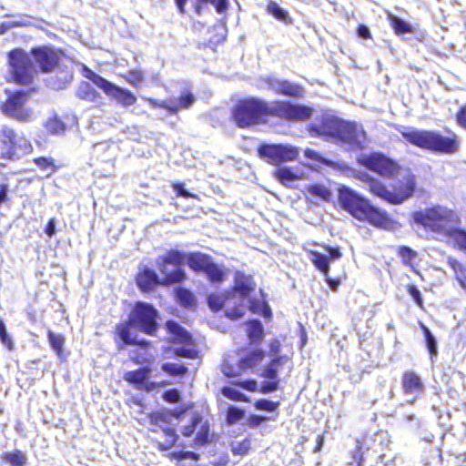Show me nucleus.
Returning <instances> with one entry per match:
<instances>
[{"label": "nucleus", "mask_w": 466, "mask_h": 466, "mask_svg": "<svg viewBox=\"0 0 466 466\" xmlns=\"http://www.w3.org/2000/svg\"><path fill=\"white\" fill-rule=\"evenodd\" d=\"M221 393L224 397L234 400V401H242V402H249L250 398L235 389L234 387L225 386L221 389Z\"/></svg>", "instance_id": "obj_49"}, {"label": "nucleus", "mask_w": 466, "mask_h": 466, "mask_svg": "<svg viewBox=\"0 0 466 466\" xmlns=\"http://www.w3.org/2000/svg\"><path fill=\"white\" fill-rule=\"evenodd\" d=\"M201 422V417L199 416H195L192 420H191V423L187 425V426H184L182 431H181V433L183 436L185 437H190L196 431V428L198 427V425Z\"/></svg>", "instance_id": "obj_61"}, {"label": "nucleus", "mask_w": 466, "mask_h": 466, "mask_svg": "<svg viewBox=\"0 0 466 466\" xmlns=\"http://www.w3.org/2000/svg\"><path fill=\"white\" fill-rule=\"evenodd\" d=\"M258 152L261 158L275 166L295 160L299 156L298 148L287 144H262Z\"/></svg>", "instance_id": "obj_12"}, {"label": "nucleus", "mask_w": 466, "mask_h": 466, "mask_svg": "<svg viewBox=\"0 0 466 466\" xmlns=\"http://www.w3.org/2000/svg\"><path fill=\"white\" fill-rule=\"evenodd\" d=\"M308 191L310 195L324 201H329L332 197L331 191L321 184H313L309 186Z\"/></svg>", "instance_id": "obj_50"}, {"label": "nucleus", "mask_w": 466, "mask_h": 466, "mask_svg": "<svg viewBox=\"0 0 466 466\" xmlns=\"http://www.w3.org/2000/svg\"><path fill=\"white\" fill-rule=\"evenodd\" d=\"M389 19L390 22V25L392 26L394 32L397 35H403L413 32L412 25L410 23L403 20L402 18L393 15H390Z\"/></svg>", "instance_id": "obj_43"}, {"label": "nucleus", "mask_w": 466, "mask_h": 466, "mask_svg": "<svg viewBox=\"0 0 466 466\" xmlns=\"http://www.w3.org/2000/svg\"><path fill=\"white\" fill-rule=\"evenodd\" d=\"M339 203L342 209L358 220L368 221L370 225L390 228L392 219L389 214L370 203V201L360 195L349 187L341 186L338 190Z\"/></svg>", "instance_id": "obj_3"}, {"label": "nucleus", "mask_w": 466, "mask_h": 466, "mask_svg": "<svg viewBox=\"0 0 466 466\" xmlns=\"http://www.w3.org/2000/svg\"><path fill=\"white\" fill-rule=\"evenodd\" d=\"M265 357L262 349H253L245 356L241 357L235 364L229 360H224L221 371L226 377L234 378L242 375L247 370L257 366Z\"/></svg>", "instance_id": "obj_13"}, {"label": "nucleus", "mask_w": 466, "mask_h": 466, "mask_svg": "<svg viewBox=\"0 0 466 466\" xmlns=\"http://www.w3.org/2000/svg\"><path fill=\"white\" fill-rule=\"evenodd\" d=\"M211 284L219 285L227 279V270L223 265L215 263L212 259L204 273Z\"/></svg>", "instance_id": "obj_28"}, {"label": "nucleus", "mask_w": 466, "mask_h": 466, "mask_svg": "<svg viewBox=\"0 0 466 466\" xmlns=\"http://www.w3.org/2000/svg\"><path fill=\"white\" fill-rule=\"evenodd\" d=\"M175 296L178 303L186 308L193 307L196 304L194 294L187 289H177L175 290Z\"/></svg>", "instance_id": "obj_44"}, {"label": "nucleus", "mask_w": 466, "mask_h": 466, "mask_svg": "<svg viewBox=\"0 0 466 466\" xmlns=\"http://www.w3.org/2000/svg\"><path fill=\"white\" fill-rule=\"evenodd\" d=\"M231 299L229 291L211 293L207 298V303L212 311L218 312L221 310Z\"/></svg>", "instance_id": "obj_31"}, {"label": "nucleus", "mask_w": 466, "mask_h": 466, "mask_svg": "<svg viewBox=\"0 0 466 466\" xmlns=\"http://www.w3.org/2000/svg\"><path fill=\"white\" fill-rule=\"evenodd\" d=\"M232 385L238 386L250 392H256L258 390V381L254 379L236 380L232 382Z\"/></svg>", "instance_id": "obj_52"}, {"label": "nucleus", "mask_w": 466, "mask_h": 466, "mask_svg": "<svg viewBox=\"0 0 466 466\" xmlns=\"http://www.w3.org/2000/svg\"><path fill=\"white\" fill-rule=\"evenodd\" d=\"M246 417V410L235 405H229L226 411V422L228 425H234Z\"/></svg>", "instance_id": "obj_42"}, {"label": "nucleus", "mask_w": 466, "mask_h": 466, "mask_svg": "<svg viewBox=\"0 0 466 466\" xmlns=\"http://www.w3.org/2000/svg\"><path fill=\"white\" fill-rule=\"evenodd\" d=\"M279 402L272 401L268 399H259L254 403V407L258 410L274 412L279 409Z\"/></svg>", "instance_id": "obj_51"}, {"label": "nucleus", "mask_w": 466, "mask_h": 466, "mask_svg": "<svg viewBox=\"0 0 466 466\" xmlns=\"http://www.w3.org/2000/svg\"><path fill=\"white\" fill-rule=\"evenodd\" d=\"M401 136L410 144L434 154L452 155L460 149V141L455 134L446 137L435 130L409 128L401 132Z\"/></svg>", "instance_id": "obj_4"}, {"label": "nucleus", "mask_w": 466, "mask_h": 466, "mask_svg": "<svg viewBox=\"0 0 466 466\" xmlns=\"http://www.w3.org/2000/svg\"><path fill=\"white\" fill-rule=\"evenodd\" d=\"M180 398V392L177 389H169L163 393V400L169 403H177Z\"/></svg>", "instance_id": "obj_62"}, {"label": "nucleus", "mask_w": 466, "mask_h": 466, "mask_svg": "<svg viewBox=\"0 0 466 466\" xmlns=\"http://www.w3.org/2000/svg\"><path fill=\"white\" fill-rule=\"evenodd\" d=\"M287 360L285 356L276 357L271 360L268 365H267L262 372V376L265 379L269 380H279V367L282 366L284 361Z\"/></svg>", "instance_id": "obj_38"}, {"label": "nucleus", "mask_w": 466, "mask_h": 466, "mask_svg": "<svg viewBox=\"0 0 466 466\" xmlns=\"http://www.w3.org/2000/svg\"><path fill=\"white\" fill-rule=\"evenodd\" d=\"M9 73L12 79L21 85H29L33 82L35 68L31 53L24 49L15 48L7 54Z\"/></svg>", "instance_id": "obj_7"}, {"label": "nucleus", "mask_w": 466, "mask_h": 466, "mask_svg": "<svg viewBox=\"0 0 466 466\" xmlns=\"http://www.w3.org/2000/svg\"><path fill=\"white\" fill-rule=\"evenodd\" d=\"M308 130L311 137H326L346 147L350 151L361 150L366 140L362 126L329 114L316 116L308 125Z\"/></svg>", "instance_id": "obj_2"}, {"label": "nucleus", "mask_w": 466, "mask_h": 466, "mask_svg": "<svg viewBox=\"0 0 466 466\" xmlns=\"http://www.w3.org/2000/svg\"><path fill=\"white\" fill-rule=\"evenodd\" d=\"M209 428L208 425H202L196 435L195 441L198 445H205L208 442Z\"/></svg>", "instance_id": "obj_60"}, {"label": "nucleus", "mask_w": 466, "mask_h": 466, "mask_svg": "<svg viewBox=\"0 0 466 466\" xmlns=\"http://www.w3.org/2000/svg\"><path fill=\"white\" fill-rule=\"evenodd\" d=\"M48 342L52 350L56 352L60 362L66 360V356L64 353L65 338L61 334L48 330L47 332Z\"/></svg>", "instance_id": "obj_34"}, {"label": "nucleus", "mask_w": 466, "mask_h": 466, "mask_svg": "<svg viewBox=\"0 0 466 466\" xmlns=\"http://www.w3.org/2000/svg\"><path fill=\"white\" fill-rule=\"evenodd\" d=\"M449 265L453 269L455 278L460 286L466 289V265L453 258L449 259Z\"/></svg>", "instance_id": "obj_45"}, {"label": "nucleus", "mask_w": 466, "mask_h": 466, "mask_svg": "<svg viewBox=\"0 0 466 466\" xmlns=\"http://www.w3.org/2000/svg\"><path fill=\"white\" fill-rule=\"evenodd\" d=\"M423 335H424V340L427 347V350L430 354V358L431 362H434V359L438 356V342L435 338V336L432 334L431 329L424 324H420Z\"/></svg>", "instance_id": "obj_36"}, {"label": "nucleus", "mask_w": 466, "mask_h": 466, "mask_svg": "<svg viewBox=\"0 0 466 466\" xmlns=\"http://www.w3.org/2000/svg\"><path fill=\"white\" fill-rule=\"evenodd\" d=\"M2 460L5 462L11 464V466H25L27 462L25 454L19 450L3 453Z\"/></svg>", "instance_id": "obj_39"}, {"label": "nucleus", "mask_w": 466, "mask_h": 466, "mask_svg": "<svg viewBox=\"0 0 466 466\" xmlns=\"http://www.w3.org/2000/svg\"><path fill=\"white\" fill-rule=\"evenodd\" d=\"M62 52L46 46L31 49L33 61H35L39 70L44 74L52 72L56 66L62 64Z\"/></svg>", "instance_id": "obj_15"}, {"label": "nucleus", "mask_w": 466, "mask_h": 466, "mask_svg": "<svg viewBox=\"0 0 466 466\" xmlns=\"http://www.w3.org/2000/svg\"><path fill=\"white\" fill-rule=\"evenodd\" d=\"M0 341L9 350H14V342L7 332L5 323L2 318H0Z\"/></svg>", "instance_id": "obj_53"}, {"label": "nucleus", "mask_w": 466, "mask_h": 466, "mask_svg": "<svg viewBox=\"0 0 466 466\" xmlns=\"http://www.w3.org/2000/svg\"><path fill=\"white\" fill-rule=\"evenodd\" d=\"M267 84L269 89L278 95L302 98L305 96V89L302 86L285 79L268 77Z\"/></svg>", "instance_id": "obj_21"}, {"label": "nucleus", "mask_w": 466, "mask_h": 466, "mask_svg": "<svg viewBox=\"0 0 466 466\" xmlns=\"http://www.w3.org/2000/svg\"><path fill=\"white\" fill-rule=\"evenodd\" d=\"M276 178L285 186L299 179V176L289 167H282L275 171Z\"/></svg>", "instance_id": "obj_40"}, {"label": "nucleus", "mask_w": 466, "mask_h": 466, "mask_svg": "<svg viewBox=\"0 0 466 466\" xmlns=\"http://www.w3.org/2000/svg\"><path fill=\"white\" fill-rule=\"evenodd\" d=\"M268 14L272 15L275 19L283 22L285 24H290L292 19L287 10L282 8L278 3L275 1L269 0L267 8Z\"/></svg>", "instance_id": "obj_35"}, {"label": "nucleus", "mask_w": 466, "mask_h": 466, "mask_svg": "<svg viewBox=\"0 0 466 466\" xmlns=\"http://www.w3.org/2000/svg\"><path fill=\"white\" fill-rule=\"evenodd\" d=\"M255 288L256 284L252 276L247 275L240 270L236 271L234 276L233 289L229 292L232 299L238 295L240 301L234 307H228L225 309V315L227 318L232 320H237L245 315L246 306L244 304V299L249 297L250 293L255 289Z\"/></svg>", "instance_id": "obj_8"}, {"label": "nucleus", "mask_w": 466, "mask_h": 466, "mask_svg": "<svg viewBox=\"0 0 466 466\" xmlns=\"http://www.w3.org/2000/svg\"><path fill=\"white\" fill-rule=\"evenodd\" d=\"M149 347H138L137 350H129V359L136 364H144L153 358V354L148 352Z\"/></svg>", "instance_id": "obj_46"}, {"label": "nucleus", "mask_w": 466, "mask_h": 466, "mask_svg": "<svg viewBox=\"0 0 466 466\" xmlns=\"http://www.w3.org/2000/svg\"><path fill=\"white\" fill-rule=\"evenodd\" d=\"M360 165L383 177H392L398 169L395 161L382 153H371L359 159Z\"/></svg>", "instance_id": "obj_14"}, {"label": "nucleus", "mask_w": 466, "mask_h": 466, "mask_svg": "<svg viewBox=\"0 0 466 466\" xmlns=\"http://www.w3.org/2000/svg\"><path fill=\"white\" fill-rule=\"evenodd\" d=\"M212 5L216 12L218 14L224 13L228 8V0H196L194 4V11L198 15H200L203 11V5Z\"/></svg>", "instance_id": "obj_37"}, {"label": "nucleus", "mask_w": 466, "mask_h": 466, "mask_svg": "<svg viewBox=\"0 0 466 466\" xmlns=\"http://www.w3.org/2000/svg\"><path fill=\"white\" fill-rule=\"evenodd\" d=\"M161 370L162 371L172 377H183L188 371V369L185 365H180L173 362L163 363L161 365Z\"/></svg>", "instance_id": "obj_47"}, {"label": "nucleus", "mask_w": 466, "mask_h": 466, "mask_svg": "<svg viewBox=\"0 0 466 466\" xmlns=\"http://www.w3.org/2000/svg\"><path fill=\"white\" fill-rule=\"evenodd\" d=\"M309 259L317 269L323 273L324 276H328L330 259L326 254L317 250H311L309 252Z\"/></svg>", "instance_id": "obj_33"}, {"label": "nucleus", "mask_w": 466, "mask_h": 466, "mask_svg": "<svg viewBox=\"0 0 466 466\" xmlns=\"http://www.w3.org/2000/svg\"><path fill=\"white\" fill-rule=\"evenodd\" d=\"M54 75L45 79L46 86L53 90H62L71 83L74 76V70L71 65L62 63L56 66Z\"/></svg>", "instance_id": "obj_22"}, {"label": "nucleus", "mask_w": 466, "mask_h": 466, "mask_svg": "<svg viewBox=\"0 0 466 466\" xmlns=\"http://www.w3.org/2000/svg\"><path fill=\"white\" fill-rule=\"evenodd\" d=\"M279 388V380L266 379L263 380L258 388L262 394H268L278 390Z\"/></svg>", "instance_id": "obj_54"}, {"label": "nucleus", "mask_w": 466, "mask_h": 466, "mask_svg": "<svg viewBox=\"0 0 466 466\" xmlns=\"http://www.w3.org/2000/svg\"><path fill=\"white\" fill-rule=\"evenodd\" d=\"M166 329L172 340L188 344L191 342L192 336L180 324L175 320H167Z\"/></svg>", "instance_id": "obj_26"}, {"label": "nucleus", "mask_w": 466, "mask_h": 466, "mask_svg": "<svg viewBox=\"0 0 466 466\" xmlns=\"http://www.w3.org/2000/svg\"><path fill=\"white\" fill-rule=\"evenodd\" d=\"M45 126L47 132L52 135H61L66 130V124L56 115L48 118Z\"/></svg>", "instance_id": "obj_48"}, {"label": "nucleus", "mask_w": 466, "mask_h": 466, "mask_svg": "<svg viewBox=\"0 0 466 466\" xmlns=\"http://www.w3.org/2000/svg\"><path fill=\"white\" fill-rule=\"evenodd\" d=\"M407 292L412 298L415 304L421 308L423 305V299L418 287L413 284H409L407 286Z\"/></svg>", "instance_id": "obj_57"}, {"label": "nucleus", "mask_w": 466, "mask_h": 466, "mask_svg": "<svg viewBox=\"0 0 466 466\" xmlns=\"http://www.w3.org/2000/svg\"><path fill=\"white\" fill-rule=\"evenodd\" d=\"M28 91L17 90L11 93L2 105V109L6 115L25 121L29 116V114L25 109V104L28 100Z\"/></svg>", "instance_id": "obj_16"}, {"label": "nucleus", "mask_w": 466, "mask_h": 466, "mask_svg": "<svg viewBox=\"0 0 466 466\" xmlns=\"http://www.w3.org/2000/svg\"><path fill=\"white\" fill-rule=\"evenodd\" d=\"M185 252L178 249H170L156 259V265L163 275L162 282L167 285L183 282L187 279L184 269Z\"/></svg>", "instance_id": "obj_6"}, {"label": "nucleus", "mask_w": 466, "mask_h": 466, "mask_svg": "<svg viewBox=\"0 0 466 466\" xmlns=\"http://www.w3.org/2000/svg\"><path fill=\"white\" fill-rule=\"evenodd\" d=\"M2 136L5 138V144L8 147L6 156L9 159L19 158L21 155L25 154L30 148V145L25 139H17V135L12 128L4 127L2 129Z\"/></svg>", "instance_id": "obj_20"}, {"label": "nucleus", "mask_w": 466, "mask_h": 466, "mask_svg": "<svg viewBox=\"0 0 466 466\" xmlns=\"http://www.w3.org/2000/svg\"><path fill=\"white\" fill-rule=\"evenodd\" d=\"M152 370L148 366L141 367L135 370L127 371L123 379L133 385L138 390L152 391L157 387V383L150 381Z\"/></svg>", "instance_id": "obj_18"}, {"label": "nucleus", "mask_w": 466, "mask_h": 466, "mask_svg": "<svg viewBox=\"0 0 466 466\" xmlns=\"http://www.w3.org/2000/svg\"><path fill=\"white\" fill-rule=\"evenodd\" d=\"M130 321L117 324L115 328L114 341L118 351L124 350L127 346L150 347L151 342L147 339H137L132 331Z\"/></svg>", "instance_id": "obj_17"}, {"label": "nucleus", "mask_w": 466, "mask_h": 466, "mask_svg": "<svg viewBox=\"0 0 466 466\" xmlns=\"http://www.w3.org/2000/svg\"><path fill=\"white\" fill-rule=\"evenodd\" d=\"M414 221L442 237H453L461 227V220L453 210L437 206L414 213Z\"/></svg>", "instance_id": "obj_5"}, {"label": "nucleus", "mask_w": 466, "mask_h": 466, "mask_svg": "<svg viewBox=\"0 0 466 466\" xmlns=\"http://www.w3.org/2000/svg\"><path fill=\"white\" fill-rule=\"evenodd\" d=\"M363 454L361 451V448L360 446H356L355 451L352 453V461L349 462L350 466H363Z\"/></svg>", "instance_id": "obj_64"}, {"label": "nucleus", "mask_w": 466, "mask_h": 466, "mask_svg": "<svg viewBox=\"0 0 466 466\" xmlns=\"http://www.w3.org/2000/svg\"><path fill=\"white\" fill-rule=\"evenodd\" d=\"M158 311L150 303L136 302L129 315V321L133 328L147 335H154L158 328Z\"/></svg>", "instance_id": "obj_9"}, {"label": "nucleus", "mask_w": 466, "mask_h": 466, "mask_svg": "<svg viewBox=\"0 0 466 466\" xmlns=\"http://www.w3.org/2000/svg\"><path fill=\"white\" fill-rule=\"evenodd\" d=\"M173 190L176 192L177 197H182L185 198H197V196L191 192H189L183 182H175L172 184Z\"/></svg>", "instance_id": "obj_58"}, {"label": "nucleus", "mask_w": 466, "mask_h": 466, "mask_svg": "<svg viewBox=\"0 0 466 466\" xmlns=\"http://www.w3.org/2000/svg\"><path fill=\"white\" fill-rule=\"evenodd\" d=\"M314 109L303 104L278 100L268 103L265 100L249 97L239 100L232 109V119L237 127L247 128L265 123L268 116H277L289 121L309 119Z\"/></svg>", "instance_id": "obj_1"}, {"label": "nucleus", "mask_w": 466, "mask_h": 466, "mask_svg": "<svg viewBox=\"0 0 466 466\" xmlns=\"http://www.w3.org/2000/svg\"><path fill=\"white\" fill-rule=\"evenodd\" d=\"M453 239L460 249L466 250V230L460 228Z\"/></svg>", "instance_id": "obj_63"}, {"label": "nucleus", "mask_w": 466, "mask_h": 466, "mask_svg": "<svg viewBox=\"0 0 466 466\" xmlns=\"http://www.w3.org/2000/svg\"><path fill=\"white\" fill-rule=\"evenodd\" d=\"M8 17H13V20L3 21L0 24V35L5 34L7 31L16 27H28L33 25L29 16L25 15H7Z\"/></svg>", "instance_id": "obj_29"}, {"label": "nucleus", "mask_w": 466, "mask_h": 466, "mask_svg": "<svg viewBox=\"0 0 466 466\" xmlns=\"http://www.w3.org/2000/svg\"><path fill=\"white\" fill-rule=\"evenodd\" d=\"M401 386L404 394L412 396L410 400H407L410 404L414 403L424 392V384L420 377L413 371H407L403 374Z\"/></svg>", "instance_id": "obj_23"}, {"label": "nucleus", "mask_w": 466, "mask_h": 466, "mask_svg": "<svg viewBox=\"0 0 466 466\" xmlns=\"http://www.w3.org/2000/svg\"><path fill=\"white\" fill-rule=\"evenodd\" d=\"M185 264L196 272L205 273L208 266L213 259L209 255L201 252L186 253Z\"/></svg>", "instance_id": "obj_25"}, {"label": "nucleus", "mask_w": 466, "mask_h": 466, "mask_svg": "<svg viewBox=\"0 0 466 466\" xmlns=\"http://www.w3.org/2000/svg\"><path fill=\"white\" fill-rule=\"evenodd\" d=\"M247 335L250 344H257L263 340L264 326L259 319H252L247 323Z\"/></svg>", "instance_id": "obj_30"}, {"label": "nucleus", "mask_w": 466, "mask_h": 466, "mask_svg": "<svg viewBox=\"0 0 466 466\" xmlns=\"http://www.w3.org/2000/svg\"><path fill=\"white\" fill-rule=\"evenodd\" d=\"M195 100V96L189 91L182 93L177 99L157 100L148 98V102L153 108H165L171 114H177L180 109L189 108L194 104Z\"/></svg>", "instance_id": "obj_19"}, {"label": "nucleus", "mask_w": 466, "mask_h": 466, "mask_svg": "<svg viewBox=\"0 0 466 466\" xmlns=\"http://www.w3.org/2000/svg\"><path fill=\"white\" fill-rule=\"evenodd\" d=\"M172 459H175L177 461H185V460H191L197 461L199 459V455L191 451H173L170 454Z\"/></svg>", "instance_id": "obj_55"}, {"label": "nucleus", "mask_w": 466, "mask_h": 466, "mask_svg": "<svg viewBox=\"0 0 466 466\" xmlns=\"http://www.w3.org/2000/svg\"><path fill=\"white\" fill-rule=\"evenodd\" d=\"M76 96L82 100L97 102L99 93L88 82L82 81L76 91Z\"/></svg>", "instance_id": "obj_32"}, {"label": "nucleus", "mask_w": 466, "mask_h": 466, "mask_svg": "<svg viewBox=\"0 0 466 466\" xmlns=\"http://www.w3.org/2000/svg\"><path fill=\"white\" fill-rule=\"evenodd\" d=\"M399 255L402 258V261L406 265L411 264L412 260L417 257V252L407 246H401L399 248Z\"/></svg>", "instance_id": "obj_56"}, {"label": "nucleus", "mask_w": 466, "mask_h": 466, "mask_svg": "<svg viewBox=\"0 0 466 466\" xmlns=\"http://www.w3.org/2000/svg\"><path fill=\"white\" fill-rule=\"evenodd\" d=\"M248 309L252 313L260 314L265 319L270 318L272 316L271 309L268 304L265 301H259L256 299H248Z\"/></svg>", "instance_id": "obj_41"}, {"label": "nucleus", "mask_w": 466, "mask_h": 466, "mask_svg": "<svg viewBox=\"0 0 466 466\" xmlns=\"http://www.w3.org/2000/svg\"><path fill=\"white\" fill-rule=\"evenodd\" d=\"M86 76L98 88L103 90L106 95L112 96L123 106H129L136 103V96L128 89L115 85L91 70L88 71Z\"/></svg>", "instance_id": "obj_11"}, {"label": "nucleus", "mask_w": 466, "mask_h": 466, "mask_svg": "<svg viewBox=\"0 0 466 466\" xmlns=\"http://www.w3.org/2000/svg\"><path fill=\"white\" fill-rule=\"evenodd\" d=\"M151 425L159 428V430L163 431L167 438L172 437V440L174 439L175 442L177 441L178 435L176 432V429L174 427L169 426V423H159Z\"/></svg>", "instance_id": "obj_59"}, {"label": "nucleus", "mask_w": 466, "mask_h": 466, "mask_svg": "<svg viewBox=\"0 0 466 466\" xmlns=\"http://www.w3.org/2000/svg\"><path fill=\"white\" fill-rule=\"evenodd\" d=\"M186 411V409H179L155 412L150 415L149 422L150 424L170 423L173 418L179 420Z\"/></svg>", "instance_id": "obj_27"}, {"label": "nucleus", "mask_w": 466, "mask_h": 466, "mask_svg": "<svg viewBox=\"0 0 466 466\" xmlns=\"http://www.w3.org/2000/svg\"><path fill=\"white\" fill-rule=\"evenodd\" d=\"M360 178L366 183V187L371 194L390 204H401L410 198L413 193L411 187H407L403 190L390 191L382 182L374 178L368 173H361Z\"/></svg>", "instance_id": "obj_10"}, {"label": "nucleus", "mask_w": 466, "mask_h": 466, "mask_svg": "<svg viewBox=\"0 0 466 466\" xmlns=\"http://www.w3.org/2000/svg\"><path fill=\"white\" fill-rule=\"evenodd\" d=\"M136 281L139 289L144 292L151 291L162 283L156 270L147 267L143 268L137 273Z\"/></svg>", "instance_id": "obj_24"}]
</instances>
